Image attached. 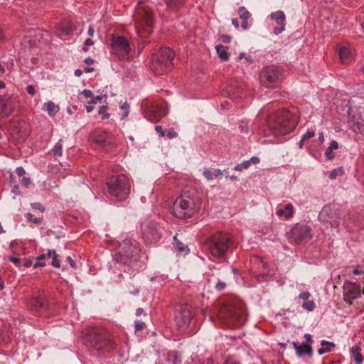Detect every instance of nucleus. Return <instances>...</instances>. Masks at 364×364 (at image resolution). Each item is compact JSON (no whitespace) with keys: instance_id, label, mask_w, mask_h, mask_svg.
Returning a JSON list of instances; mask_svg holds the SVG:
<instances>
[{"instance_id":"48","label":"nucleus","mask_w":364,"mask_h":364,"mask_svg":"<svg viewBox=\"0 0 364 364\" xmlns=\"http://www.w3.org/2000/svg\"><path fill=\"white\" fill-rule=\"evenodd\" d=\"M155 131L159 133L160 137H163L165 136L166 132L164 131L162 127L161 126H156L155 127Z\"/></svg>"},{"instance_id":"20","label":"nucleus","mask_w":364,"mask_h":364,"mask_svg":"<svg viewBox=\"0 0 364 364\" xmlns=\"http://www.w3.org/2000/svg\"><path fill=\"white\" fill-rule=\"evenodd\" d=\"M12 102L9 97H0V118L7 117L13 110Z\"/></svg>"},{"instance_id":"30","label":"nucleus","mask_w":364,"mask_h":364,"mask_svg":"<svg viewBox=\"0 0 364 364\" xmlns=\"http://www.w3.org/2000/svg\"><path fill=\"white\" fill-rule=\"evenodd\" d=\"M304 338H306V343H303L304 348H305L306 350V354L309 355V356L312 355V348H311V344H312V339L311 336L309 333H306L304 335Z\"/></svg>"},{"instance_id":"43","label":"nucleus","mask_w":364,"mask_h":364,"mask_svg":"<svg viewBox=\"0 0 364 364\" xmlns=\"http://www.w3.org/2000/svg\"><path fill=\"white\" fill-rule=\"evenodd\" d=\"M31 205L33 208L38 210L41 213H43L45 211L44 206L40 203H31Z\"/></svg>"},{"instance_id":"40","label":"nucleus","mask_w":364,"mask_h":364,"mask_svg":"<svg viewBox=\"0 0 364 364\" xmlns=\"http://www.w3.org/2000/svg\"><path fill=\"white\" fill-rule=\"evenodd\" d=\"M342 173H343V170H342V168H335V169L332 170V171L330 173L329 177H330L331 179H335V178H336V177L338 174H341Z\"/></svg>"},{"instance_id":"9","label":"nucleus","mask_w":364,"mask_h":364,"mask_svg":"<svg viewBox=\"0 0 364 364\" xmlns=\"http://www.w3.org/2000/svg\"><path fill=\"white\" fill-rule=\"evenodd\" d=\"M282 73L279 68L274 65L268 66L262 70L259 80L267 87L277 86L281 81Z\"/></svg>"},{"instance_id":"31","label":"nucleus","mask_w":364,"mask_h":364,"mask_svg":"<svg viewBox=\"0 0 364 364\" xmlns=\"http://www.w3.org/2000/svg\"><path fill=\"white\" fill-rule=\"evenodd\" d=\"M239 17L242 21L247 20L251 17V14L247 10L245 6H240L238 9Z\"/></svg>"},{"instance_id":"16","label":"nucleus","mask_w":364,"mask_h":364,"mask_svg":"<svg viewBox=\"0 0 364 364\" xmlns=\"http://www.w3.org/2000/svg\"><path fill=\"white\" fill-rule=\"evenodd\" d=\"M311 228L304 225H297L292 229V235L297 243L306 242L311 238Z\"/></svg>"},{"instance_id":"51","label":"nucleus","mask_w":364,"mask_h":364,"mask_svg":"<svg viewBox=\"0 0 364 364\" xmlns=\"http://www.w3.org/2000/svg\"><path fill=\"white\" fill-rule=\"evenodd\" d=\"M52 265L55 268L60 267V261L57 259V255L53 257Z\"/></svg>"},{"instance_id":"36","label":"nucleus","mask_w":364,"mask_h":364,"mask_svg":"<svg viewBox=\"0 0 364 364\" xmlns=\"http://www.w3.org/2000/svg\"><path fill=\"white\" fill-rule=\"evenodd\" d=\"M184 0H167L166 3L168 6L175 8L183 3Z\"/></svg>"},{"instance_id":"46","label":"nucleus","mask_w":364,"mask_h":364,"mask_svg":"<svg viewBox=\"0 0 364 364\" xmlns=\"http://www.w3.org/2000/svg\"><path fill=\"white\" fill-rule=\"evenodd\" d=\"M226 287V284L223 282H221V281H219L216 284H215V289L218 291H222Z\"/></svg>"},{"instance_id":"59","label":"nucleus","mask_w":364,"mask_h":364,"mask_svg":"<svg viewBox=\"0 0 364 364\" xmlns=\"http://www.w3.org/2000/svg\"><path fill=\"white\" fill-rule=\"evenodd\" d=\"M333 151L338 148V144L336 141H332L328 146Z\"/></svg>"},{"instance_id":"41","label":"nucleus","mask_w":364,"mask_h":364,"mask_svg":"<svg viewBox=\"0 0 364 364\" xmlns=\"http://www.w3.org/2000/svg\"><path fill=\"white\" fill-rule=\"evenodd\" d=\"M165 135H166V136L170 139L176 138L178 136L177 132L172 129L167 130L165 133Z\"/></svg>"},{"instance_id":"5","label":"nucleus","mask_w":364,"mask_h":364,"mask_svg":"<svg viewBox=\"0 0 364 364\" xmlns=\"http://www.w3.org/2000/svg\"><path fill=\"white\" fill-rule=\"evenodd\" d=\"M218 317L222 323L232 328L242 325L246 314L240 306H226L219 311Z\"/></svg>"},{"instance_id":"28","label":"nucleus","mask_w":364,"mask_h":364,"mask_svg":"<svg viewBox=\"0 0 364 364\" xmlns=\"http://www.w3.org/2000/svg\"><path fill=\"white\" fill-rule=\"evenodd\" d=\"M43 109L47 111L48 114L50 116H54L59 111V107L51 101L45 103Z\"/></svg>"},{"instance_id":"62","label":"nucleus","mask_w":364,"mask_h":364,"mask_svg":"<svg viewBox=\"0 0 364 364\" xmlns=\"http://www.w3.org/2000/svg\"><path fill=\"white\" fill-rule=\"evenodd\" d=\"M142 314H146L144 313V311L142 308H138L136 310V316H141Z\"/></svg>"},{"instance_id":"27","label":"nucleus","mask_w":364,"mask_h":364,"mask_svg":"<svg viewBox=\"0 0 364 364\" xmlns=\"http://www.w3.org/2000/svg\"><path fill=\"white\" fill-rule=\"evenodd\" d=\"M321 348L318 350V353L319 355H323L324 353H328L331 350V348L335 347V344L332 342L321 341Z\"/></svg>"},{"instance_id":"29","label":"nucleus","mask_w":364,"mask_h":364,"mask_svg":"<svg viewBox=\"0 0 364 364\" xmlns=\"http://www.w3.org/2000/svg\"><path fill=\"white\" fill-rule=\"evenodd\" d=\"M151 112H153L154 119L156 120H159L166 114L165 109L159 106H156L154 107Z\"/></svg>"},{"instance_id":"58","label":"nucleus","mask_w":364,"mask_h":364,"mask_svg":"<svg viewBox=\"0 0 364 364\" xmlns=\"http://www.w3.org/2000/svg\"><path fill=\"white\" fill-rule=\"evenodd\" d=\"M66 259L69 262V264H70V267L72 268H73V269H76L77 268L75 262L73 261V259L70 256L67 257Z\"/></svg>"},{"instance_id":"13","label":"nucleus","mask_w":364,"mask_h":364,"mask_svg":"<svg viewBox=\"0 0 364 364\" xmlns=\"http://www.w3.org/2000/svg\"><path fill=\"white\" fill-rule=\"evenodd\" d=\"M192 318V312L188 306H178L176 309L175 321L178 328H187Z\"/></svg>"},{"instance_id":"24","label":"nucleus","mask_w":364,"mask_h":364,"mask_svg":"<svg viewBox=\"0 0 364 364\" xmlns=\"http://www.w3.org/2000/svg\"><path fill=\"white\" fill-rule=\"evenodd\" d=\"M220 175H223V171L219 168H205L203 171L204 177L209 181L216 178L218 176Z\"/></svg>"},{"instance_id":"3","label":"nucleus","mask_w":364,"mask_h":364,"mask_svg":"<svg viewBox=\"0 0 364 364\" xmlns=\"http://www.w3.org/2000/svg\"><path fill=\"white\" fill-rule=\"evenodd\" d=\"M232 237L227 232H218L211 235L205 242L204 247L214 257H223L225 255Z\"/></svg>"},{"instance_id":"55","label":"nucleus","mask_w":364,"mask_h":364,"mask_svg":"<svg viewBox=\"0 0 364 364\" xmlns=\"http://www.w3.org/2000/svg\"><path fill=\"white\" fill-rule=\"evenodd\" d=\"M102 95H98V96H96L95 97H93L90 102L89 103L90 104H96L98 101L101 100L102 99Z\"/></svg>"},{"instance_id":"44","label":"nucleus","mask_w":364,"mask_h":364,"mask_svg":"<svg viewBox=\"0 0 364 364\" xmlns=\"http://www.w3.org/2000/svg\"><path fill=\"white\" fill-rule=\"evenodd\" d=\"M145 327V323L142 321H137L135 322V330L141 331Z\"/></svg>"},{"instance_id":"54","label":"nucleus","mask_w":364,"mask_h":364,"mask_svg":"<svg viewBox=\"0 0 364 364\" xmlns=\"http://www.w3.org/2000/svg\"><path fill=\"white\" fill-rule=\"evenodd\" d=\"M16 172L17 173V175L21 177L22 176H23L25 174V170L23 167H18L16 169Z\"/></svg>"},{"instance_id":"45","label":"nucleus","mask_w":364,"mask_h":364,"mask_svg":"<svg viewBox=\"0 0 364 364\" xmlns=\"http://www.w3.org/2000/svg\"><path fill=\"white\" fill-rule=\"evenodd\" d=\"M326 156L329 160L333 159L335 156V155L333 153V150L331 149L329 147H328L326 151Z\"/></svg>"},{"instance_id":"22","label":"nucleus","mask_w":364,"mask_h":364,"mask_svg":"<svg viewBox=\"0 0 364 364\" xmlns=\"http://www.w3.org/2000/svg\"><path fill=\"white\" fill-rule=\"evenodd\" d=\"M137 16L142 18L145 25L148 28H151L153 24V14L150 9L146 8L137 9Z\"/></svg>"},{"instance_id":"64","label":"nucleus","mask_w":364,"mask_h":364,"mask_svg":"<svg viewBox=\"0 0 364 364\" xmlns=\"http://www.w3.org/2000/svg\"><path fill=\"white\" fill-rule=\"evenodd\" d=\"M225 364H240L239 362L234 361L232 360H227Z\"/></svg>"},{"instance_id":"11","label":"nucleus","mask_w":364,"mask_h":364,"mask_svg":"<svg viewBox=\"0 0 364 364\" xmlns=\"http://www.w3.org/2000/svg\"><path fill=\"white\" fill-rule=\"evenodd\" d=\"M338 215L331 205L323 207L318 215L319 220L326 227L338 228L340 222L338 220Z\"/></svg>"},{"instance_id":"26","label":"nucleus","mask_w":364,"mask_h":364,"mask_svg":"<svg viewBox=\"0 0 364 364\" xmlns=\"http://www.w3.org/2000/svg\"><path fill=\"white\" fill-rule=\"evenodd\" d=\"M360 348L358 346H355L351 348L350 349V353L354 359V360L358 364H361L363 361V358L360 353Z\"/></svg>"},{"instance_id":"57","label":"nucleus","mask_w":364,"mask_h":364,"mask_svg":"<svg viewBox=\"0 0 364 364\" xmlns=\"http://www.w3.org/2000/svg\"><path fill=\"white\" fill-rule=\"evenodd\" d=\"M9 260L13 262L14 264H15L16 266H19L20 264H21V261L19 260L18 258H16V257H10L9 258Z\"/></svg>"},{"instance_id":"38","label":"nucleus","mask_w":364,"mask_h":364,"mask_svg":"<svg viewBox=\"0 0 364 364\" xmlns=\"http://www.w3.org/2000/svg\"><path fill=\"white\" fill-rule=\"evenodd\" d=\"M107 109V107L103 105L100 107V109L98 112L100 114L102 115V119H104L109 118V114L105 112V110Z\"/></svg>"},{"instance_id":"12","label":"nucleus","mask_w":364,"mask_h":364,"mask_svg":"<svg viewBox=\"0 0 364 364\" xmlns=\"http://www.w3.org/2000/svg\"><path fill=\"white\" fill-rule=\"evenodd\" d=\"M130 52V46L126 38L113 36L112 38V53L118 58H124Z\"/></svg>"},{"instance_id":"7","label":"nucleus","mask_w":364,"mask_h":364,"mask_svg":"<svg viewBox=\"0 0 364 364\" xmlns=\"http://www.w3.org/2000/svg\"><path fill=\"white\" fill-rule=\"evenodd\" d=\"M83 339L87 346L92 347L97 350H109L113 348V342L103 329H92Z\"/></svg>"},{"instance_id":"42","label":"nucleus","mask_w":364,"mask_h":364,"mask_svg":"<svg viewBox=\"0 0 364 364\" xmlns=\"http://www.w3.org/2000/svg\"><path fill=\"white\" fill-rule=\"evenodd\" d=\"M176 248L177 249L178 251L181 252H188V247L187 246H184L181 242H176Z\"/></svg>"},{"instance_id":"37","label":"nucleus","mask_w":364,"mask_h":364,"mask_svg":"<svg viewBox=\"0 0 364 364\" xmlns=\"http://www.w3.org/2000/svg\"><path fill=\"white\" fill-rule=\"evenodd\" d=\"M250 166V161H244L242 164H237L234 167L235 171H242L244 168H247Z\"/></svg>"},{"instance_id":"23","label":"nucleus","mask_w":364,"mask_h":364,"mask_svg":"<svg viewBox=\"0 0 364 364\" xmlns=\"http://www.w3.org/2000/svg\"><path fill=\"white\" fill-rule=\"evenodd\" d=\"M294 207L291 203L286 205L284 208H279L277 210L276 214L285 219H288L293 215Z\"/></svg>"},{"instance_id":"50","label":"nucleus","mask_w":364,"mask_h":364,"mask_svg":"<svg viewBox=\"0 0 364 364\" xmlns=\"http://www.w3.org/2000/svg\"><path fill=\"white\" fill-rule=\"evenodd\" d=\"M129 107V105L125 102L122 106L121 108L124 110H125L124 114H123L122 119H124L128 115V109Z\"/></svg>"},{"instance_id":"14","label":"nucleus","mask_w":364,"mask_h":364,"mask_svg":"<svg viewBox=\"0 0 364 364\" xmlns=\"http://www.w3.org/2000/svg\"><path fill=\"white\" fill-rule=\"evenodd\" d=\"M352 114V128L355 132L364 134V106L360 105L356 110L350 109Z\"/></svg>"},{"instance_id":"52","label":"nucleus","mask_w":364,"mask_h":364,"mask_svg":"<svg viewBox=\"0 0 364 364\" xmlns=\"http://www.w3.org/2000/svg\"><path fill=\"white\" fill-rule=\"evenodd\" d=\"M31 183V180L28 177H23L22 178V181H21V184L25 186V187H28Z\"/></svg>"},{"instance_id":"35","label":"nucleus","mask_w":364,"mask_h":364,"mask_svg":"<svg viewBox=\"0 0 364 364\" xmlns=\"http://www.w3.org/2000/svg\"><path fill=\"white\" fill-rule=\"evenodd\" d=\"M46 258V255L45 254L41 255L37 258V262L33 264V268H37L38 267L44 266V263L43 261Z\"/></svg>"},{"instance_id":"21","label":"nucleus","mask_w":364,"mask_h":364,"mask_svg":"<svg viewBox=\"0 0 364 364\" xmlns=\"http://www.w3.org/2000/svg\"><path fill=\"white\" fill-rule=\"evenodd\" d=\"M111 136L105 130L97 129L90 134L91 141L100 145H105L107 140Z\"/></svg>"},{"instance_id":"10","label":"nucleus","mask_w":364,"mask_h":364,"mask_svg":"<svg viewBox=\"0 0 364 364\" xmlns=\"http://www.w3.org/2000/svg\"><path fill=\"white\" fill-rule=\"evenodd\" d=\"M141 234L144 241L149 244L156 243L161 237L160 228L152 220H145L142 223Z\"/></svg>"},{"instance_id":"17","label":"nucleus","mask_w":364,"mask_h":364,"mask_svg":"<svg viewBox=\"0 0 364 364\" xmlns=\"http://www.w3.org/2000/svg\"><path fill=\"white\" fill-rule=\"evenodd\" d=\"M338 54L341 63L348 64L353 59L355 51L350 45L346 44L339 48Z\"/></svg>"},{"instance_id":"6","label":"nucleus","mask_w":364,"mask_h":364,"mask_svg":"<svg viewBox=\"0 0 364 364\" xmlns=\"http://www.w3.org/2000/svg\"><path fill=\"white\" fill-rule=\"evenodd\" d=\"M120 247V251L114 255L117 262L130 264L138 259L140 248L135 240H125L122 242Z\"/></svg>"},{"instance_id":"60","label":"nucleus","mask_w":364,"mask_h":364,"mask_svg":"<svg viewBox=\"0 0 364 364\" xmlns=\"http://www.w3.org/2000/svg\"><path fill=\"white\" fill-rule=\"evenodd\" d=\"M230 39H231V37L229 36H227V35H223L221 36L222 42L225 43H229L230 41Z\"/></svg>"},{"instance_id":"32","label":"nucleus","mask_w":364,"mask_h":364,"mask_svg":"<svg viewBox=\"0 0 364 364\" xmlns=\"http://www.w3.org/2000/svg\"><path fill=\"white\" fill-rule=\"evenodd\" d=\"M63 140L60 139L55 145L53 151L55 156H61L63 151Z\"/></svg>"},{"instance_id":"56","label":"nucleus","mask_w":364,"mask_h":364,"mask_svg":"<svg viewBox=\"0 0 364 364\" xmlns=\"http://www.w3.org/2000/svg\"><path fill=\"white\" fill-rule=\"evenodd\" d=\"M26 90L28 93L31 95H33L36 93L35 88L33 85L27 86Z\"/></svg>"},{"instance_id":"49","label":"nucleus","mask_w":364,"mask_h":364,"mask_svg":"<svg viewBox=\"0 0 364 364\" xmlns=\"http://www.w3.org/2000/svg\"><path fill=\"white\" fill-rule=\"evenodd\" d=\"M299 298L304 300V301H307L308 299L309 298L310 296V293L308 292V291H303L301 293L299 294Z\"/></svg>"},{"instance_id":"53","label":"nucleus","mask_w":364,"mask_h":364,"mask_svg":"<svg viewBox=\"0 0 364 364\" xmlns=\"http://www.w3.org/2000/svg\"><path fill=\"white\" fill-rule=\"evenodd\" d=\"M82 94L85 98H90L92 97V93L90 90H84Z\"/></svg>"},{"instance_id":"33","label":"nucleus","mask_w":364,"mask_h":364,"mask_svg":"<svg viewBox=\"0 0 364 364\" xmlns=\"http://www.w3.org/2000/svg\"><path fill=\"white\" fill-rule=\"evenodd\" d=\"M304 309L309 311H312L315 309V304L312 300H307L302 304Z\"/></svg>"},{"instance_id":"39","label":"nucleus","mask_w":364,"mask_h":364,"mask_svg":"<svg viewBox=\"0 0 364 364\" xmlns=\"http://www.w3.org/2000/svg\"><path fill=\"white\" fill-rule=\"evenodd\" d=\"M26 218L29 221H33L34 223L40 224L42 222V218H33V214L27 213Z\"/></svg>"},{"instance_id":"2","label":"nucleus","mask_w":364,"mask_h":364,"mask_svg":"<svg viewBox=\"0 0 364 364\" xmlns=\"http://www.w3.org/2000/svg\"><path fill=\"white\" fill-rule=\"evenodd\" d=\"M200 205V200L197 196L191 192H184L173 202L171 212L175 217L186 219L198 212Z\"/></svg>"},{"instance_id":"1","label":"nucleus","mask_w":364,"mask_h":364,"mask_svg":"<svg viewBox=\"0 0 364 364\" xmlns=\"http://www.w3.org/2000/svg\"><path fill=\"white\" fill-rule=\"evenodd\" d=\"M296 118L287 109H280L270 114L267 119V127L275 136L287 134L296 127Z\"/></svg>"},{"instance_id":"63","label":"nucleus","mask_w":364,"mask_h":364,"mask_svg":"<svg viewBox=\"0 0 364 364\" xmlns=\"http://www.w3.org/2000/svg\"><path fill=\"white\" fill-rule=\"evenodd\" d=\"M46 257H53L54 256H56V252L55 250H49L48 254L46 255Z\"/></svg>"},{"instance_id":"47","label":"nucleus","mask_w":364,"mask_h":364,"mask_svg":"<svg viewBox=\"0 0 364 364\" xmlns=\"http://www.w3.org/2000/svg\"><path fill=\"white\" fill-rule=\"evenodd\" d=\"M315 136V132H307L306 133H305L303 136H302V138H303V140H306V139H309L310 138H312Z\"/></svg>"},{"instance_id":"19","label":"nucleus","mask_w":364,"mask_h":364,"mask_svg":"<svg viewBox=\"0 0 364 364\" xmlns=\"http://www.w3.org/2000/svg\"><path fill=\"white\" fill-rule=\"evenodd\" d=\"M29 306L36 314L43 315V311L47 309L44 299L41 297L33 298L29 302Z\"/></svg>"},{"instance_id":"4","label":"nucleus","mask_w":364,"mask_h":364,"mask_svg":"<svg viewBox=\"0 0 364 364\" xmlns=\"http://www.w3.org/2000/svg\"><path fill=\"white\" fill-rule=\"evenodd\" d=\"M174 53L169 48H161L152 57L151 69L157 75H163L173 67Z\"/></svg>"},{"instance_id":"61","label":"nucleus","mask_w":364,"mask_h":364,"mask_svg":"<svg viewBox=\"0 0 364 364\" xmlns=\"http://www.w3.org/2000/svg\"><path fill=\"white\" fill-rule=\"evenodd\" d=\"M247 161H250V164H257V163H259V158H258V157H257V156H252V157H251V158H250V160H248Z\"/></svg>"},{"instance_id":"34","label":"nucleus","mask_w":364,"mask_h":364,"mask_svg":"<svg viewBox=\"0 0 364 364\" xmlns=\"http://www.w3.org/2000/svg\"><path fill=\"white\" fill-rule=\"evenodd\" d=\"M292 346L294 348V349L296 350V353L299 356H301L304 354H306V351L302 350V348H304L303 344L302 345H298L296 342H292Z\"/></svg>"},{"instance_id":"8","label":"nucleus","mask_w":364,"mask_h":364,"mask_svg":"<svg viewBox=\"0 0 364 364\" xmlns=\"http://www.w3.org/2000/svg\"><path fill=\"white\" fill-rule=\"evenodd\" d=\"M109 193L116 197L119 200H124L130 193L129 180L124 174L112 178L107 182Z\"/></svg>"},{"instance_id":"15","label":"nucleus","mask_w":364,"mask_h":364,"mask_svg":"<svg viewBox=\"0 0 364 364\" xmlns=\"http://www.w3.org/2000/svg\"><path fill=\"white\" fill-rule=\"evenodd\" d=\"M361 294L360 286L355 283L346 282L343 285V299L348 304H351L353 299L360 296Z\"/></svg>"},{"instance_id":"18","label":"nucleus","mask_w":364,"mask_h":364,"mask_svg":"<svg viewBox=\"0 0 364 364\" xmlns=\"http://www.w3.org/2000/svg\"><path fill=\"white\" fill-rule=\"evenodd\" d=\"M272 19L274 20L276 23L279 25V27H276L274 29V33L275 35H279L285 28V15L284 13L282 11H277L276 12L272 13L270 15Z\"/></svg>"},{"instance_id":"25","label":"nucleus","mask_w":364,"mask_h":364,"mask_svg":"<svg viewBox=\"0 0 364 364\" xmlns=\"http://www.w3.org/2000/svg\"><path fill=\"white\" fill-rule=\"evenodd\" d=\"M216 52L221 60L227 61L229 58V53H228V47L223 45H218L215 46Z\"/></svg>"}]
</instances>
